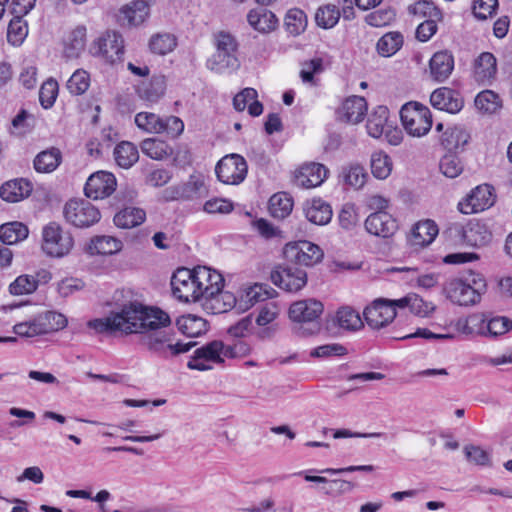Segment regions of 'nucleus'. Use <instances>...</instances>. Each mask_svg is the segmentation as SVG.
<instances>
[{"label": "nucleus", "instance_id": "nucleus-1", "mask_svg": "<svg viewBox=\"0 0 512 512\" xmlns=\"http://www.w3.org/2000/svg\"><path fill=\"white\" fill-rule=\"evenodd\" d=\"M170 324V316L165 311L130 302L123 305L120 311L111 312L105 318L90 320L87 326L97 334H141L140 344L148 352L163 359H170L188 352L195 345L191 341H175L174 335L166 330Z\"/></svg>", "mask_w": 512, "mask_h": 512}, {"label": "nucleus", "instance_id": "nucleus-2", "mask_svg": "<svg viewBox=\"0 0 512 512\" xmlns=\"http://www.w3.org/2000/svg\"><path fill=\"white\" fill-rule=\"evenodd\" d=\"M323 313V304L315 299L294 302L289 309L290 319L297 323L295 332L299 336H310L319 332V317Z\"/></svg>", "mask_w": 512, "mask_h": 512}, {"label": "nucleus", "instance_id": "nucleus-3", "mask_svg": "<svg viewBox=\"0 0 512 512\" xmlns=\"http://www.w3.org/2000/svg\"><path fill=\"white\" fill-rule=\"evenodd\" d=\"M486 289V282L480 274L471 272L466 278L450 280L445 291L447 297L461 306L474 305L479 302L482 293Z\"/></svg>", "mask_w": 512, "mask_h": 512}, {"label": "nucleus", "instance_id": "nucleus-4", "mask_svg": "<svg viewBox=\"0 0 512 512\" xmlns=\"http://www.w3.org/2000/svg\"><path fill=\"white\" fill-rule=\"evenodd\" d=\"M216 52L208 60L207 66L216 73H231L237 70L240 62L237 58L238 43L227 32H219L214 36Z\"/></svg>", "mask_w": 512, "mask_h": 512}, {"label": "nucleus", "instance_id": "nucleus-5", "mask_svg": "<svg viewBox=\"0 0 512 512\" xmlns=\"http://www.w3.org/2000/svg\"><path fill=\"white\" fill-rule=\"evenodd\" d=\"M67 325L66 317L54 311H46L33 319L16 324L15 334L22 337H34L63 329Z\"/></svg>", "mask_w": 512, "mask_h": 512}, {"label": "nucleus", "instance_id": "nucleus-6", "mask_svg": "<svg viewBox=\"0 0 512 512\" xmlns=\"http://www.w3.org/2000/svg\"><path fill=\"white\" fill-rule=\"evenodd\" d=\"M401 122L407 133L413 137L426 135L432 127V115L427 106L409 102L400 111Z\"/></svg>", "mask_w": 512, "mask_h": 512}, {"label": "nucleus", "instance_id": "nucleus-7", "mask_svg": "<svg viewBox=\"0 0 512 512\" xmlns=\"http://www.w3.org/2000/svg\"><path fill=\"white\" fill-rule=\"evenodd\" d=\"M74 246L72 234L56 222H50L42 230V250L55 258L68 255Z\"/></svg>", "mask_w": 512, "mask_h": 512}, {"label": "nucleus", "instance_id": "nucleus-8", "mask_svg": "<svg viewBox=\"0 0 512 512\" xmlns=\"http://www.w3.org/2000/svg\"><path fill=\"white\" fill-rule=\"evenodd\" d=\"M233 348L225 346L222 341L214 340L194 351L187 366L193 370L205 371L212 368L211 364L224 362L225 357H233Z\"/></svg>", "mask_w": 512, "mask_h": 512}, {"label": "nucleus", "instance_id": "nucleus-9", "mask_svg": "<svg viewBox=\"0 0 512 512\" xmlns=\"http://www.w3.org/2000/svg\"><path fill=\"white\" fill-rule=\"evenodd\" d=\"M63 212L66 221L78 228H88L101 218L98 208L84 199L69 200Z\"/></svg>", "mask_w": 512, "mask_h": 512}, {"label": "nucleus", "instance_id": "nucleus-10", "mask_svg": "<svg viewBox=\"0 0 512 512\" xmlns=\"http://www.w3.org/2000/svg\"><path fill=\"white\" fill-rule=\"evenodd\" d=\"M193 269L179 268L171 278L172 292L182 302H201L202 295Z\"/></svg>", "mask_w": 512, "mask_h": 512}, {"label": "nucleus", "instance_id": "nucleus-11", "mask_svg": "<svg viewBox=\"0 0 512 512\" xmlns=\"http://www.w3.org/2000/svg\"><path fill=\"white\" fill-rule=\"evenodd\" d=\"M248 165L245 158L239 154H229L221 158L215 173L219 181L228 185H238L247 176Z\"/></svg>", "mask_w": 512, "mask_h": 512}, {"label": "nucleus", "instance_id": "nucleus-12", "mask_svg": "<svg viewBox=\"0 0 512 512\" xmlns=\"http://www.w3.org/2000/svg\"><path fill=\"white\" fill-rule=\"evenodd\" d=\"M512 329V321L504 316H496L484 319L481 316H470L466 321L464 331L466 333H478L486 337H498Z\"/></svg>", "mask_w": 512, "mask_h": 512}, {"label": "nucleus", "instance_id": "nucleus-13", "mask_svg": "<svg viewBox=\"0 0 512 512\" xmlns=\"http://www.w3.org/2000/svg\"><path fill=\"white\" fill-rule=\"evenodd\" d=\"M283 254L288 261L303 266H313L323 258L321 248L309 241L288 243L284 247Z\"/></svg>", "mask_w": 512, "mask_h": 512}, {"label": "nucleus", "instance_id": "nucleus-14", "mask_svg": "<svg viewBox=\"0 0 512 512\" xmlns=\"http://www.w3.org/2000/svg\"><path fill=\"white\" fill-rule=\"evenodd\" d=\"M91 51L111 64L121 61L124 54L122 36L114 31L106 32L93 43Z\"/></svg>", "mask_w": 512, "mask_h": 512}, {"label": "nucleus", "instance_id": "nucleus-15", "mask_svg": "<svg viewBox=\"0 0 512 512\" xmlns=\"http://www.w3.org/2000/svg\"><path fill=\"white\" fill-rule=\"evenodd\" d=\"M394 307L388 304V299L378 298L363 311L367 325L372 329H381L389 325L396 317Z\"/></svg>", "mask_w": 512, "mask_h": 512}, {"label": "nucleus", "instance_id": "nucleus-16", "mask_svg": "<svg viewBox=\"0 0 512 512\" xmlns=\"http://www.w3.org/2000/svg\"><path fill=\"white\" fill-rule=\"evenodd\" d=\"M117 181L115 176L106 171H97L89 176L84 187L88 198L98 200L109 197L115 190Z\"/></svg>", "mask_w": 512, "mask_h": 512}, {"label": "nucleus", "instance_id": "nucleus-17", "mask_svg": "<svg viewBox=\"0 0 512 512\" xmlns=\"http://www.w3.org/2000/svg\"><path fill=\"white\" fill-rule=\"evenodd\" d=\"M492 187L488 184L479 185L471 191L464 201L459 203V210L463 214L482 212L494 204L495 197Z\"/></svg>", "mask_w": 512, "mask_h": 512}, {"label": "nucleus", "instance_id": "nucleus-18", "mask_svg": "<svg viewBox=\"0 0 512 512\" xmlns=\"http://www.w3.org/2000/svg\"><path fill=\"white\" fill-rule=\"evenodd\" d=\"M272 282L288 292H297L307 283V274L303 269L293 266L279 268L271 273Z\"/></svg>", "mask_w": 512, "mask_h": 512}, {"label": "nucleus", "instance_id": "nucleus-19", "mask_svg": "<svg viewBox=\"0 0 512 512\" xmlns=\"http://www.w3.org/2000/svg\"><path fill=\"white\" fill-rule=\"evenodd\" d=\"M196 283L201 292V303L208 297L223 289L224 277L217 270L206 266H197L194 268Z\"/></svg>", "mask_w": 512, "mask_h": 512}, {"label": "nucleus", "instance_id": "nucleus-20", "mask_svg": "<svg viewBox=\"0 0 512 512\" xmlns=\"http://www.w3.org/2000/svg\"><path fill=\"white\" fill-rule=\"evenodd\" d=\"M328 169L320 163H305L296 172L294 183L301 188H314L320 186L328 175Z\"/></svg>", "mask_w": 512, "mask_h": 512}, {"label": "nucleus", "instance_id": "nucleus-21", "mask_svg": "<svg viewBox=\"0 0 512 512\" xmlns=\"http://www.w3.org/2000/svg\"><path fill=\"white\" fill-rule=\"evenodd\" d=\"M366 231L374 236L389 238L398 230L396 220L385 211L371 213L365 220Z\"/></svg>", "mask_w": 512, "mask_h": 512}, {"label": "nucleus", "instance_id": "nucleus-22", "mask_svg": "<svg viewBox=\"0 0 512 512\" xmlns=\"http://www.w3.org/2000/svg\"><path fill=\"white\" fill-rule=\"evenodd\" d=\"M430 103L434 108L451 114L458 113L463 108L460 93L448 87L434 90L430 96Z\"/></svg>", "mask_w": 512, "mask_h": 512}, {"label": "nucleus", "instance_id": "nucleus-23", "mask_svg": "<svg viewBox=\"0 0 512 512\" xmlns=\"http://www.w3.org/2000/svg\"><path fill=\"white\" fill-rule=\"evenodd\" d=\"M367 102L364 97H348L337 110V116L341 121L351 124L361 122L367 113Z\"/></svg>", "mask_w": 512, "mask_h": 512}, {"label": "nucleus", "instance_id": "nucleus-24", "mask_svg": "<svg viewBox=\"0 0 512 512\" xmlns=\"http://www.w3.org/2000/svg\"><path fill=\"white\" fill-rule=\"evenodd\" d=\"M454 69V57L447 50L433 54L429 61L430 77L436 82H444L449 78Z\"/></svg>", "mask_w": 512, "mask_h": 512}, {"label": "nucleus", "instance_id": "nucleus-25", "mask_svg": "<svg viewBox=\"0 0 512 512\" xmlns=\"http://www.w3.org/2000/svg\"><path fill=\"white\" fill-rule=\"evenodd\" d=\"M497 74V61L490 52L481 53L474 62L473 76L476 82L490 85Z\"/></svg>", "mask_w": 512, "mask_h": 512}, {"label": "nucleus", "instance_id": "nucleus-26", "mask_svg": "<svg viewBox=\"0 0 512 512\" xmlns=\"http://www.w3.org/2000/svg\"><path fill=\"white\" fill-rule=\"evenodd\" d=\"M463 241L471 247H483L492 239L488 226L479 220H470L462 231Z\"/></svg>", "mask_w": 512, "mask_h": 512}, {"label": "nucleus", "instance_id": "nucleus-27", "mask_svg": "<svg viewBox=\"0 0 512 512\" xmlns=\"http://www.w3.org/2000/svg\"><path fill=\"white\" fill-rule=\"evenodd\" d=\"M201 305L212 314H221L236 306L239 308V299L233 293L221 289L213 296L205 299Z\"/></svg>", "mask_w": 512, "mask_h": 512}, {"label": "nucleus", "instance_id": "nucleus-28", "mask_svg": "<svg viewBox=\"0 0 512 512\" xmlns=\"http://www.w3.org/2000/svg\"><path fill=\"white\" fill-rule=\"evenodd\" d=\"M32 192V184L26 179H15L0 187V197L10 203H15L28 197Z\"/></svg>", "mask_w": 512, "mask_h": 512}, {"label": "nucleus", "instance_id": "nucleus-29", "mask_svg": "<svg viewBox=\"0 0 512 512\" xmlns=\"http://www.w3.org/2000/svg\"><path fill=\"white\" fill-rule=\"evenodd\" d=\"M304 213L307 220L316 225L328 224L333 215L331 206L320 198L306 202Z\"/></svg>", "mask_w": 512, "mask_h": 512}, {"label": "nucleus", "instance_id": "nucleus-30", "mask_svg": "<svg viewBox=\"0 0 512 512\" xmlns=\"http://www.w3.org/2000/svg\"><path fill=\"white\" fill-rule=\"evenodd\" d=\"M247 20L255 30L262 33L274 30L278 24L276 16L265 8L251 10L247 15Z\"/></svg>", "mask_w": 512, "mask_h": 512}, {"label": "nucleus", "instance_id": "nucleus-31", "mask_svg": "<svg viewBox=\"0 0 512 512\" xmlns=\"http://www.w3.org/2000/svg\"><path fill=\"white\" fill-rule=\"evenodd\" d=\"M470 135L462 126L448 127L441 136V145L449 152L463 148L469 141Z\"/></svg>", "mask_w": 512, "mask_h": 512}, {"label": "nucleus", "instance_id": "nucleus-32", "mask_svg": "<svg viewBox=\"0 0 512 512\" xmlns=\"http://www.w3.org/2000/svg\"><path fill=\"white\" fill-rule=\"evenodd\" d=\"M207 193L204 177L200 174L191 175L177 191L178 198L183 200L198 199L206 196Z\"/></svg>", "mask_w": 512, "mask_h": 512}, {"label": "nucleus", "instance_id": "nucleus-33", "mask_svg": "<svg viewBox=\"0 0 512 512\" xmlns=\"http://www.w3.org/2000/svg\"><path fill=\"white\" fill-rule=\"evenodd\" d=\"M273 289L263 284H254L246 288L239 298V310L249 309L254 304L272 297Z\"/></svg>", "mask_w": 512, "mask_h": 512}, {"label": "nucleus", "instance_id": "nucleus-34", "mask_svg": "<svg viewBox=\"0 0 512 512\" xmlns=\"http://www.w3.org/2000/svg\"><path fill=\"white\" fill-rule=\"evenodd\" d=\"M438 234V227L432 220L418 222L411 234V243L415 246H427L433 242Z\"/></svg>", "mask_w": 512, "mask_h": 512}, {"label": "nucleus", "instance_id": "nucleus-35", "mask_svg": "<svg viewBox=\"0 0 512 512\" xmlns=\"http://www.w3.org/2000/svg\"><path fill=\"white\" fill-rule=\"evenodd\" d=\"M166 90L164 76H154L148 82L142 83L138 88V95L142 100L156 103L163 97Z\"/></svg>", "mask_w": 512, "mask_h": 512}, {"label": "nucleus", "instance_id": "nucleus-36", "mask_svg": "<svg viewBox=\"0 0 512 512\" xmlns=\"http://www.w3.org/2000/svg\"><path fill=\"white\" fill-rule=\"evenodd\" d=\"M335 324L346 331H358L364 326L359 312L350 306L340 307L334 318Z\"/></svg>", "mask_w": 512, "mask_h": 512}, {"label": "nucleus", "instance_id": "nucleus-37", "mask_svg": "<svg viewBox=\"0 0 512 512\" xmlns=\"http://www.w3.org/2000/svg\"><path fill=\"white\" fill-rule=\"evenodd\" d=\"M121 240L108 235L96 236L91 239L88 250L91 254L113 255L121 251Z\"/></svg>", "mask_w": 512, "mask_h": 512}, {"label": "nucleus", "instance_id": "nucleus-38", "mask_svg": "<svg viewBox=\"0 0 512 512\" xmlns=\"http://www.w3.org/2000/svg\"><path fill=\"white\" fill-rule=\"evenodd\" d=\"M141 150L149 158L158 161L167 159L174 152L171 145L158 138H147L143 140Z\"/></svg>", "mask_w": 512, "mask_h": 512}, {"label": "nucleus", "instance_id": "nucleus-39", "mask_svg": "<svg viewBox=\"0 0 512 512\" xmlns=\"http://www.w3.org/2000/svg\"><path fill=\"white\" fill-rule=\"evenodd\" d=\"M62 155L59 149L50 148L38 153L34 159V168L39 173H51L61 163Z\"/></svg>", "mask_w": 512, "mask_h": 512}, {"label": "nucleus", "instance_id": "nucleus-40", "mask_svg": "<svg viewBox=\"0 0 512 512\" xmlns=\"http://www.w3.org/2000/svg\"><path fill=\"white\" fill-rule=\"evenodd\" d=\"M28 234V227L22 222L14 221L0 226V241L7 245L25 240Z\"/></svg>", "mask_w": 512, "mask_h": 512}, {"label": "nucleus", "instance_id": "nucleus-41", "mask_svg": "<svg viewBox=\"0 0 512 512\" xmlns=\"http://www.w3.org/2000/svg\"><path fill=\"white\" fill-rule=\"evenodd\" d=\"M146 213L143 209L136 207H125L114 216V223L117 227L130 229L144 222Z\"/></svg>", "mask_w": 512, "mask_h": 512}, {"label": "nucleus", "instance_id": "nucleus-42", "mask_svg": "<svg viewBox=\"0 0 512 512\" xmlns=\"http://www.w3.org/2000/svg\"><path fill=\"white\" fill-rule=\"evenodd\" d=\"M389 117V110L385 106H377L369 115L366 128L373 138H379L385 131Z\"/></svg>", "mask_w": 512, "mask_h": 512}, {"label": "nucleus", "instance_id": "nucleus-43", "mask_svg": "<svg viewBox=\"0 0 512 512\" xmlns=\"http://www.w3.org/2000/svg\"><path fill=\"white\" fill-rule=\"evenodd\" d=\"M114 158L118 166L128 169L138 161L139 152L132 142L123 141L116 145Z\"/></svg>", "mask_w": 512, "mask_h": 512}, {"label": "nucleus", "instance_id": "nucleus-44", "mask_svg": "<svg viewBox=\"0 0 512 512\" xmlns=\"http://www.w3.org/2000/svg\"><path fill=\"white\" fill-rule=\"evenodd\" d=\"M129 25H140L149 15V6L144 0H135L121 9Z\"/></svg>", "mask_w": 512, "mask_h": 512}, {"label": "nucleus", "instance_id": "nucleus-45", "mask_svg": "<svg viewBox=\"0 0 512 512\" xmlns=\"http://www.w3.org/2000/svg\"><path fill=\"white\" fill-rule=\"evenodd\" d=\"M86 46V28L78 26L70 32L65 43L64 53L68 58L78 57Z\"/></svg>", "mask_w": 512, "mask_h": 512}, {"label": "nucleus", "instance_id": "nucleus-46", "mask_svg": "<svg viewBox=\"0 0 512 512\" xmlns=\"http://www.w3.org/2000/svg\"><path fill=\"white\" fill-rule=\"evenodd\" d=\"M293 209V199L285 192H279L271 196L269 211L274 218L284 219Z\"/></svg>", "mask_w": 512, "mask_h": 512}, {"label": "nucleus", "instance_id": "nucleus-47", "mask_svg": "<svg viewBox=\"0 0 512 512\" xmlns=\"http://www.w3.org/2000/svg\"><path fill=\"white\" fill-rule=\"evenodd\" d=\"M403 35L400 32H388L377 42V51L384 57L394 55L403 45Z\"/></svg>", "mask_w": 512, "mask_h": 512}, {"label": "nucleus", "instance_id": "nucleus-48", "mask_svg": "<svg viewBox=\"0 0 512 512\" xmlns=\"http://www.w3.org/2000/svg\"><path fill=\"white\" fill-rule=\"evenodd\" d=\"M177 325L182 334L188 337H197L204 333L207 329L206 321L194 315H187L181 317L177 321Z\"/></svg>", "mask_w": 512, "mask_h": 512}, {"label": "nucleus", "instance_id": "nucleus-49", "mask_svg": "<svg viewBox=\"0 0 512 512\" xmlns=\"http://www.w3.org/2000/svg\"><path fill=\"white\" fill-rule=\"evenodd\" d=\"M136 126L147 133H163L162 117L151 112H139L135 116Z\"/></svg>", "mask_w": 512, "mask_h": 512}, {"label": "nucleus", "instance_id": "nucleus-50", "mask_svg": "<svg viewBox=\"0 0 512 512\" xmlns=\"http://www.w3.org/2000/svg\"><path fill=\"white\" fill-rule=\"evenodd\" d=\"M340 15V11L335 5L327 4L317 9L315 21L319 27L330 29L338 23Z\"/></svg>", "mask_w": 512, "mask_h": 512}, {"label": "nucleus", "instance_id": "nucleus-51", "mask_svg": "<svg viewBox=\"0 0 512 512\" xmlns=\"http://www.w3.org/2000/svg\"><path fill=\"white\" fill-rule=\"evenodd\" d=\"M392 171L391 158L382 151L374 152L371 156V172L378 179H386Z\"/></svg>", "mask_w": 512, "mask_h": 512}, {"label": "nucleus", "instance_id": "nucleus-52", "mask_svg": "<svg viewBox=\"0 0 512 512\" xmlns=\"http://www.w3.org/2000/svg\"><path fill=\"white\" fill-rule=\"evenodd\" d=\"M323 70V60L321 58H313L311 60L304 61L301 64L300 78L303 83L316 86L317 81L315 79V75L322 73Z\"/></svg>", "mask_w": 512, "mask_h": 512}, {"label": "nucleus", "instance_id": "nucleus-53", "mask_svg": "<svg viewBox=\"0 0 512 512\" xmlns=\"http://www.w3.org/2000/svg\"><path fill=\"white\" fill-rule=\"evenodd\" d=\"M307 24L305 13L297 8L288 10L285 16L286 30L292 35H299L304 31Z\"/></svg>", "mask_w": 512, "mask_h": 512}, {"label": "nucleus", "instance_id": "nucleus-54", "mask_svg": "<svg viewBox=\"0 0 512 512\" xmlns=\"http://www.w3.org/2000/svg\"><path fill=\"white\" fill-rule=\"evenodd\" d=\"M90 86V75L83 69H77L67 81V89L73 95L84 94Z\"/></svg>", "mask_w": 512, "mask_h": 512}, {"label": "nucleus", "instance_id": "nucleus-55", "mask_svg": "<svg viewBox=\"0 0 512 512\" xmlns=\"http://www.w3.org/2000/svg\"><path fill=\"white\" fill-rule=\"evenodd\" d=\"M149 46L153 53L165 55L176 47V39L168 33L157 34L150 39Z\"/></svg>", "mask_w": 512, "mask_h": 512}, {"label": "nucleus", "instance_id": "nucleus-56", "mask_svg": "<svg viewBox=\"0 0 512 512\" xmlns=\"http://www.w3.org/2000/svg\"><path fill=\"white\" fill-rule=\"evenodd\" d=\"M22 17L14 15V18L8 25L7 38L13 45H19L28 33L27 25Z\"/></svg>", "mask_w": 512, "mask_h": 512}, {"label": "nucleus", "instance_id": "nucleus-57", "mask_svg": "<svg viewBox=\"0 0 512 512\" xmlns=\"http://www.w3.org/2000/svg\"><path fill=\"white\" fill-rule=\"evenodd\" d=\"M475 106L483 112L494 113L500 108L499 96L491 90H484L476 96Z\"/></svg>", "mask_w": 512, "mask_h": 512}, {"label": "nucleus", "instance_id": "nucleus-58", "mask_svg": "<svg viewBox=\"0 0 512 512\" xmlns=\"http://www.w3.org/2000/svg\"><path fill=\"white\" fill-rule=\"evenodd\" d=\"M441 173L448 178H456L463 171L460 159L455 154L444 155L439 163Z\"/></svg>", "mask_w": 512, "mask_h": 512}, {"label": "nucleus", "instance_id": "nucleus-59", "mask_svg": "<svg viewBox=\"0 0 512 512\" xmlns=\"http://www.w3.org/2000/svg\"><path fill=\"white\" fill-rule=\"evenodd\" d=\"M409 12L415 16L427 19H441L440 10L430 1L421 0L409 7Z\"/></svg>", "mask_w": 512, "mask_h": 512}, {"label": "nucleus", "instance_id": "nucleus-60", "mask_svg": "<svg viewBox=\"0 0 512 512\" xmlns=\"http://www.w3.org/2000/svg\"><path fill=\"white\" fill-rule=\"evenodd\" d=\"M36 281L33 275H20L9 286V291L13 295H25L33 293L36 290Z\"/></svg>", "mask_w": 512, "mask_h": 512}, {"label": "nucleus", "instance_id": "nucleus-61", "mask_svg": "<svg viewBox=\"0 0 512 512\" xmlns=\"http://www.w3.org/2000/svg\"><path fill=\"white\" fill-rule=\"evenodd\" d=\"M343 178L347 185L359 189L364 186L367 173L362 166L352 165L343 170Z\"/></svg>", "mask_w": 512, "mask_h": 512}, {"label": "nucleus", "instance_id": "nucleus-62", "mask_svg": "<svg viewBox=\"0 0 512 512\" xmlns=\"http://www.w3.org/2000/svg\"><path fill=\"white\" fill-rule=\"evenodd\" d=\"M338 221L341 228L345 230L349 231L355 228L359 221L355 205L351 203L344 204L339 212Z\"/></svg>", "mask_w": 512, "mask_h": 512}, {"label": "nucleus", "instance_id": "nucleus-63", "mask_svg": "<svg viewBox=\"0 0 512 512\" xmlns=\"http://www.w3.org/2000/svg\"><path fill=\"white\" fill-rule=\"evenodd\" d=\"M395 16V11L389 7L371 12L365 17V21L370 26L382 27L389 25L395 19Z\"/></svg>", "mask_w": 512, "mask_h": 512}, {"label": "nucleus", "instance_id": "nucleus-64", "mask_svg": "<svg viewBox=\"0 0 512 512\" xmlns=\"http://www.w3.org/2000/svg\"><path fill=\"white\" fill-rule=\"evenodd\" d=\"M58 92V83L50 79L44 82L39 91V100L43 108L48 109L53 106Z\"/></svg>", "mask_w": 512, "mask_h": 512}]
</instances>
